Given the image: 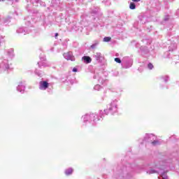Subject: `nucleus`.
<instances>
[{"label":"nucleus","instance_id":"29","mask_svg":"<svg viewBox=\"0 0 179 179\" xmlns=\"http://www.w3.org/2000/svg\"><path fill=\"white\" fill-rule=\"evenodd\" d=\"M133 1V2H139V1H141V0H132Z\"/></svg>","mask_w":179,"mask_h":179},{"label":"nucleus","instance_id":"23","mask_svg":"<svg viewBox=\"0 0 179 179\" xmlns=\"http://www.w3.org/2000/svg\"><path fill=\"white\" fill-rule=\"evenodd\" d=\"M148 69H153V64L152 63H149L148 65Z\"/></svg>","mask_w":179,"mask_h":179},{"label":"nucleus","instance_id":"13","mask_svg":"<svg viewBox=\"0 0 179 179\" xmlns=\"http://www.w3.org/2000/svg\"><path fill=\"white\" fill-rule=\"evenodd\" d=\"M174 50H177V44L172 43L169 46V51H174Z\"/></svg>","mask_w":179,"mask_h":179},{"label":"nucleus","instance_id":"6","mask_svg":"<svg viewBox=\"0 0 179 179\" xmlns=\"http://www.w3.org/2000/svg\"><path fill=\"white\" fill-rule=\"evenodd\" d=\"M50 84L47 81H41L39 83V89L40 90H46L48 89Z\"/></svg>","mask_w":179,"mask_h":179},{"label":"nucleus","instance_id":"11","mask_svg":"<svg viewBox=\"0 0 179 179\" xmlns=\"http://www.w3.org/2000/svg\"><path fill=\"white\" fill-rule=\"evenodd\" d=\"M94 78L98 79L99 83H101L102 85H103V83H104L106 82V80H104V79H103V78L99 76V75L94 76Z\"/></svg>","mask_w":179,"mask_h":179},{"label":"nucleus","instance_id":"19","mask_svg":"<svg viewBox=\"0 0 179 179\" xmlns=\"http://www.w3.org/2000/svg\"><path fill=\"white\" fill-rule=\"evenodd\" d=\"M35 73L36 75H37L38 76H39L40 78H41V76H43V73H38V70L35 71Z\"/></svg>","mask_w":179,"mask_h":179},{"label":"nucleus","instance_id":"30","mask_svg":"<svg viewBox=\"0 0 179 179\" xmlns=\"http://www.w3.org/2000/svg\"><path fill=\"white\" fill-rule=\"evenodd\" d=\"M55 37H58V33H56L55 34Z\"/></svg>","mask_w":179,"mask_h":179},{"label":"nucleus","instance_id":"8","mask_svg":"<svg viewBox=\"0 0 179 179\" xmlns=\"http://www.w3.org/2000/svg\"><path fill=\"white\" fill-rule=\"evenodd\" d=\"M24 89H26V87L23 85V83H20L17 87V92H20V93H24Z\"/></svg>","mask_w":179,"mask_h":179},{"label":"nucleus","instance_id":"15","mask_svg":"<svg viewBox=\"0 0 179 179\" xmlns=\"http://www.w3.org/2000/svg\"><path fill=\"white\" fill-rule=\"evenodd\" d=\"M26 30H27V28H20V29L17 30V33H25L26 32Z\"/></svg>","mask_w":179,"mask_h":179},{"label":"nucleus","instance_id":"7","mask_svg":"<svg viewBox=\"0 0 179 179\" xmlns=\"http://www.w3.org/2000/svg\"><path fill=\"white\" fill-rule=\"evenodd\" d=\"M0 66H1V68L5 69H10V71H12V67H10V66H9V64H8V60L4 59L2 63H1Z\"/></svg>","mask_w":179,"mask_h":179},{"label":"nucleus","instance_id":"10","mask_svg":"<svg viewBox=\"0 0 179 179\" xmlns=\"http://www.w3.org/2000/svg\"><path fill=\"white\" fill-rule=\"evenodd\" d=\"M94 58H96V61H99V59H101L103 57L101 56V52H96L94 55Z\"/></svg>","mask_w":179,"mask_h":179},{"label":"nucleus","instance_id":"4","mask_svg":"<svg viewBox=\"0 0 179 179\" xmlns=\"http://www.w3.org/2000/svg\"><path fill=\"white\" fill-rule=\"evenodd\" d=\"M63 55L67 61H75V56H73V53H72V52L64 53Z\"/></svg>","mask_w":179,"mask_h":179},{"label":"nucleus","instance_id":"5","mask_svg":"<svg viewBox=\"0 0 179 179\" xmlns=\"http://www.w3.org/2000/svg\"><path fill=\"white\" fill-rule=\"evenodd\" d=\"M40 59L41 62H38V65L39 68H41L42 66L43 68L50 66V64L45 62V61L46 60L45 57L43 56V57H40Z\"/></svg>","mask_w":179,"mask_h":179},{"label":"nucleus","instance_id":"22","mask_svg":"<svg viewBox=\"0 0 179 179\" xmlns=\"http://www.w3.org/2000/svg\"><path fill=\"white\" fill-rule=\"evenodd\" d=\"M115 62H117V64H121V59L116 57L115 58Z\"/></svg>","mask_w":179,"mask_h":179},{"label":"nucleus","instance_id":"31","mask_svg":"<svg viewBox=\"0 0 179 179\" xmlns=\"http://www.w3.org/2000/svg\"><path fill=\"white\" fill-rule=\"evenodd\" d=\"M177 13H179V9H178V10H177Z\"/></svg>","mask_w":179,"mask_h":179},{"label":"nucleus","instance_id":"18","mask_svg":"<svg viewBox=\"0 0 179 179\" xmlns=\"http://www.w3.org/2000/svg\"><path fill=\"white\" fill-rule=\"evenodd\" d=\"M129 8H130V9H136V6L135 5L134 3H131L129 5Z\"/></svg>","mask_w":179,"mask_h":179},{"label":"nucleus","instance_id":"9","mask_svg":"<svg viewBox=\"0 0 179 179\" xmlns=\"http://www.w3.org/2000/svg\"><path fill=\"white\" fill-rule=\"evenodd\" d=\"M83 59L84 62H86V64H90V62H92V58H90L89 56H84Z\"/></svg>","mask_w":179,"mask_h":179},{"label":"nucleus","instance_id":"14","mask_svg":"<svg viewBox=\"0 0 179 179\" xmlns=\"http://www.w3.org/2000/svg\"><path fill=\"white\" fill-rule=\"evenodd\" d=\"M8 57H13V49H10L8 50Z\"/></svg>","mask_w":179,"mask_h":179},{"label":"nucleus","instance_id":"25","mask_svg":"<svg viewBox=\"0 0 179 179\" xmlns=\"http://www.w3.org/2000/svg\"><path fill=\"white\" fill-rule=\"evenodd\" d=\"M164 81H165V82H168V81H169V76H166L164 77Z\"/></svg>","mask_w":179,"mask_h":179},{"label":"nucleus","instance_id":"33","mask_svg":"<svg viewBox=\"0 0 179 179\" xmlns=\"http://www.w3.org/2000/svg\"><path fill=\"white\" fill-rule=\"evenodd\" d=\"M170 1H173V0H170Z\"/></svg>","mask_w":179,"mask_h":179},{"label":"nucleus","instance_id":"3","mask_svg":"<svg viewBox=\"0 0 179 179\" xmlns=\"http://www.w3.org/2000/svg\"><path fill=\"white\" fill-rule=\"evenodd\" d=\"M84 122H87V121H89V120H91L92 122H96V121H99L100 120L99 118V116L95 113H92L90 115H85L83 117Z\"/></svg>","mask_w":179,"mask_h":179},{"label":"nucleus","instance_id":"16","mask_svg":"<svg viewBox=\"0 0 179 179\" xmlns=\"http://www.w3.org/2000/svg\"><path fill=\"white\" fill-rule=\"evenodd\" d=\"M103 41L105 43H108V41H111V37L106 36L103 38Z\"/></svg>","mask_w":179,"mask_h":179},{"label":"nucleus","instance_id":"26","mask_svg":"<svg viewBox=\"0 0 179 179\" xmlns=\"http://www.w3.org/2000/svg\"><path fill=\"white\" fill-rule=\"evenodd\" d=\"M103 110L99 111V115L101 118L103 117Z\"/></svg>","mask_w":179,"mask_h":179},{"label":"nucleus","instance_id":"28","mask_svg":"<svg viewBox=\"0 0 179 179\" xmlns=\"http://www.w3.org/2000/svg\"><path fill=\"white\" fill-rule=\"evenodd\" d=\"M73 72H78V69H76V68H73Z\"/></svg>","mask_w":179,"mask_h":179},{"label":"nucleus","instance_id":"2","mask_svg":"<svg viewBox=\"0 0 179 179\" xmlns=\"http://www.w3.org/2000/svg\"><path fill=\"white\" fill-rule=\"evenodd\" d=\"M144 140L147 141V142H151L152 146H157V145H160V143L159 141L156 140V137L153 134H146Z\"/></svg>","mask_w":179,"mask_h":179},{"label":"nucleus","instance_id":"12","mask_svg":"<svg viewBox=\"0 0 179 179\" xmlns=\"http://www.w3.org/2000/svg\"><path fill=\"white\" fill-rule=\"evenodd\" d=\"M72 173H73V169L72 168H69L65 171L66 176H71Z\"/></svg>","mask_w":179,"mask_h":179},{"label":"nucleus","instance_id":"21","mask_svg":"<svg viewBox=\"0 0 179 179\" xmlns=\"http://www.w3.org/2000/svg\"><path fill=\"white\" fill-rule=\"evenodd\" d=\"M97 45H99V42L96 41L95 43L92 44L91 45V48H95L96 47H97Z\"/></svg>","mask_w":179,"mask_h":179},{"label":"nucleus","instance_id":"17","mask_svg":"<svg viewBox=\"0 0 179 179\" xmlns=\"http://www.w3.org/2000/svg\"><path fill=\"white\" fill-rule=\"evenodd\" d=\"M155 173H157V171L153 169L147 171L148 174H155Z\"/></svg>","mask_w":179,"mask_h":179},{"label":"nucleus","instance_id":"27","mask_svg":"<svg viewBox=\"0 0 179 179\" xmlns=\"http://www.w3.org/2000/svg\"><path fill=\"white\" fill-rule=\"evenodd\" d=\"M5 0H0V2H3ZM12 1L13 2H17V0H10Z\"/></svg>","mask_w":179,"mask_h":179},{"label":"nucleus","instance_id":"24","mask_svg":"<svg viewBox=\"0 0 179 179\" xmlns=\"http://www.w3.org/2000/svg\"><path fill=\"white\" fill-rule=\"evenodd\" d=\"M31 2H32V3H34V2H36V3H38L40 0H31Z\"/></svg>","mask_w":179,"mask_h":179},{"label":"nucleus","instance_id":"20","mask_svg":"<svg viewBox=\"0 0 179 179\" xmlns=\"http://www.w3.org/2000/svg\"><path fill=\"white\" fill-rule=\"evenodd\" d=\"M94 90H100V89H101V86H100L99 85H96L94 86Z\"/></svg>","mask_w":179,"mask_h":179},{"label":"nucleus","instance_id":"32","mask_svg":"<svg viewBox=\"0 0 179 179\" xmlns=\"http://www.w3.org/2000/svg\"><path fill=\"white\" fill-rule=\"evenodd\" d=\"M176 58H178H178H179V57H178V56H176Z\"/></svg>","mask_w":179,"mask_h":179},{"label":"nucleus","instance_id":"1","mask_svg":"<svg viewBox=\"0 0 179 179\" xmlns=\"http://www.w3.org/2000/svg\"><path fill=\"white\" fill-rule=\"evenodd\" d=\"M117 101H113L108 106L107 109L103 110V113L107 115L108 114V111L112 114L117 113Z\"/></svg>","mask_w":179,"mask_h":179}]
</instances>
